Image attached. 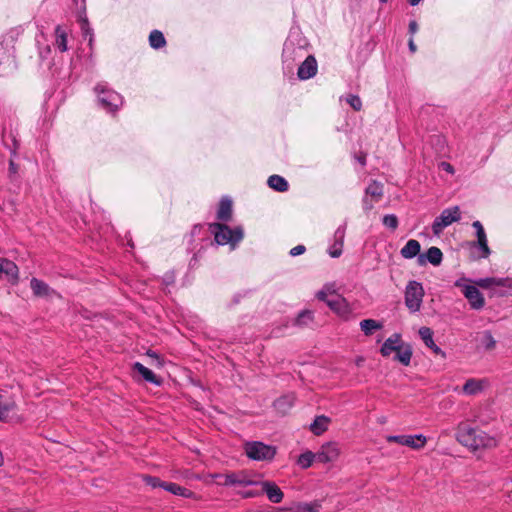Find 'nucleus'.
<instances>
[{"instance_id": "52", "label": "nucleus", "mask_w": 512, "mask_h": 512, "mask_svg": "<svg viewBox=\"0 0 512 512\" xmlns=\"http://www.w3.org/2000/svg\"><path fill=\"white\" fill-rule=\"evenodd\" d=\"M408 46H409V50H410L412 53H415V52H416L417 47H416V45H415L414 40H413V38H412V37H411V38L409 39V41H408Z\"/></svg>"}, {"instance_id": "8", "label": "nucleus", "mask_w": 512, "mask_h": 512, "mask_svg": "<svg viewBox=\"0 0 512 512\" xmlns=\"http://www.w3.org/2000/svg\"><path fill=\"white\" fill-rule=\"evenodd\" d=\"M246 455L256 461H271L276 455V448L260 441L247 442L244 446Z\"/></svg>"}, {"instance_id": "29", "label": "nucleus", "mask_w": 512, "mask_h": 512, "mask_svg": "<svg viewBox=\"0 0 512 512\" xmlns=\"http://www.w3.org/2000/svg\"><path fill=\"white\" fill-rule=\"evenodd\" d=\"M359 326L365 336H372L376 331L383 328V323L369 318L360 321Z\"/></svg>"}, {"instance_id": "27", "label": "nucleus", "mask_w": 512, "mask_h": 512, "mask_svg": "<svg viewBox=\"0 0 512 512\" xmlns=\"http://www.w3.org/2000/svg\"><path fill=\"white\" fill-rule=\"evenodd\" d=\"M421 245L415 239H410L401 249L400 254L405 259H412L420 255Z\"/></svg>"}, {"instance_id": "24", "label": "nucleus", "mask_w": 512, "mask_h": 512, "mask_svg": "<svg viewBox=\"0 0 512 512\" xmlns=\"http://www.w3.org/2000/svg\"><path fill=\"white\" fill-rule=\"evenodd\" d=\"M133 369L137 371L145 381L160 386L162 381L150 369L139 362L133 364Z\"/></svg>"}, {"instance_id": "54", "label": "nucleus", "mask_w": 512, "mask_h": 512, "mask_svg": "<svg viewBox=\"0 0 512 512\" xmlns=\"http://www.w3.org/2000/svg\"><path fill=\"white\" fill-rule=\"evenodd\" d=\"M363 362H364V359L362 357H359V358L356 359V365L357 366H361Z\"/></svg>"}, {"instance_id": "18", "label": "nucleus", "mask_w": 512, "mask_h": 512, "mask_svg": "<svg viewBox=\"0 0 512 512\" xmlns=\"http://www.w3.org/2000/svg\"><path fill=\"white\" fill-rule=\"evenodd\" d=\"M257 485L261 486L262 492L267 495V498L272 503H280L283 500L284 494L274 482L258 481Z\"/></svg>"}, {"instance_id": "13", "label": "nucleus", "mask_w": 512, "mask_h": 512, "mask_svg": "<svg viewBox=\"0 0 512 512\" xmlns=\"http://www.w3.org/2000/svg\"><path fill=\"white\" fill-rule=\"evenodd\" d=\"M317 453V462L330 463L334 462L340 456V447L336 442H327L323 444Z\"/></svg>"}, {"instance_id": "37", "label": "nucleus", "mask_w": 512, "mask_h": 512, "mask_svg": "<svg viewBox=\"0 0 512 512\" xmlns=\"http://www.w3.org/2000/svg\"><path fill=\"white\" fill-rule=\"evenodd\" d=\"M480 341L486 351H493L496 348L497 342L490 331H484Z\"/></svg>"}, {"instance_id": "44", "label": "nucleus", "mask_w": 512, "mask_h": 512, "mask_svg": "<svg viewBox=\"0 0 512 512\" xmlns=\"http://www.w3.org/2000/svg\"><path fill=\"white\" fill-rule=\"evenodd\" d=\"M305 251H306L305 246H303V245H297V246L293 247V248L290 250V255H291V256H298V255L303 254Z\"/></svg>"}, {"instance_id": "12", "label": "nucleus", "mask_w": 512, "mask_h": 512, "mask_svg": "<svg viewBox=\"0 0 512 512\" xmlns=\"http://www.w3.org/2000/svg\"><path fill=\"white\" fill-rule=\"evenodd\" d=\"M386 440L387 442H395L400 445L410 447L414 450L422 449L427 443V438L423 434L389 435L386 437Z\"/></svg>"}, {"instance_id": "49", "label": "nucleus", "mask_w": 512, "mask_h": 512, "mask_svg": "<svg viewBox=\"0 0 512 512\" xmlns=\"http://www.w3.org/2000/svg\"><path fill=\"white\" fill-rule=\"evenodd\" d=\"M173 283H174V274L172 272L166 274L164 277V284L168 286V285H172Z\"/></svg>"}, {"instance_id": "6", "label": "nucleus", "mask_w": 512, "mask_h": 512, "mask_svg": "<svg viewBox=\"0 0 512 512\" xmlns=\"http://www.w3.org/2000/svg\"><path fill=\"white\" fill-rule=\"evenodd\" d=\"M316 297L340 317H346L350 313L347 300L337 290H319Z\"/></svg>"}, {"instance_id": "38", "label": "nucleus", "mask_w": 512, "mask_h": 512, "mask_svg": "<svg viewBox=\"0 0 512 512\" xmlns=\"http://www.w3.org/2000/svg\"><path fill=\"white\" fill-rule=\"evenodd\" d=\"M477 245L479 249L482 251V257L487 258L490 255V249L488 247L486 233L482 235H477Z\"/></svg>"}, {"instance_id": "30", "label": "nucleus", "mask_w": 512, "mask_h": 512, "mask_svg": "<svg viewBox=\"0 0 512 512\" xmlns=\"http://www.w3.org/2000/svg\"><path fill=\"white\" fill-rule=\"evenodd\" d=\"M486 381L481 379H468L463 385V392L468 395L480 393L485 387Z\"/></svg>"}, {"instance_id": "32", "label": "nucleus", "mask_w": 512, "mask_h": 512, "mask_svg": "<svg viewBox=\"0 0 512 512\" xmlns=\"http://www.w3.org/2000/svg\"><path fill=\"white\" fill-rule=\"evenodd\" d=\"M163 489L184 498H191L193 496L192 491L172 482H164Z\"/></svg>"}, {"instance_id": "50", "label": "nucleus", "mask_w": 512, "mask_h": 512, "mask_svg": "<svg viewBox=\"0 0 512 512\" xmlns=\"http://www.w3.org/2000/svg\"><path fill=\"white\" fill-rule=\"evenodd\" d=\"M441 167L443 168V170H445L446 172H448L450 174L454 173L453 166L451 164L447 163V162H442L441 163Z\"/></svg>"}, {"instance_id": "16", "label": "nucleus", "mask_w": 512, "mask_h": 512, "mask_svg": "<svg viewBox=\"0 0 512 512\" xmlns=\"http://www.w3.org/2000/svg\"><path fill=\"white\" fill-rule=\"evenodd\" d=\"M345 233L346 223L340 225L333 235V243L330 245L328 249V253L332 258H338L342 254Z\"/></svg>"}, {"instance_id": "55", "label": "nucleus", "mask_w": 512, "mask_h": 512, "mask_svg": "<svg viewBox=\"0 0 512 512\" xmlns=\"http://www.w3.org/2000/svg\"><path fill=\"white\" fill-rule=\"evenodd\" d=\"M359 161L361 162V164H362V165H364V164H365V158H364V157H360V158H359Z\"/></svg>"}, {"instance_id": "59", "label": "nucleus", "mask_w": 512, "mask_h": 512, "mask_svg": "<svg viewBox=\"0 0 512 512\" xmlns=\"http://www.w3.org/2000/svg\"><path fill=\"white\" fill-rule=\"evenodd\" d=\"M381 3H386L388 0H379Z\"/></svg>"}, {"instance_id": "21", "label": "nucleus", "mask_w": 512, "mask_h": 512, "mask_svg": "<svg viewBox=\"0 0 512 512\" xmlns=\"http://www.w3.org/2000/svg\"><path fill=\"white\" fill-rule=\"evenodd\" d=\"M68 34L69 30L61 25H57L54 31L55 41L54 46L60 52H66L68 50L67 42H68Z\"/></svg>"}, {"instance_id": "42", "label": "nucleus", "mask_w": 512, "mask_h": 512, "mask_svg": "<svg viewBox=\"0 0 512 512\" xmlns=\"http://www.w3.org/2000/svg\"><path fill=\"white\" fill-rule=\"evenodd\" d=\"M374 199H369V196L365 195V197L363 198V209L365 211H369L371 209H373L374 207Z\"/></svg>"}, {"instance_id": "11", "label": "nucleus", "mask_w": 512, "mask_h": 512, "mask_svg": "<svg viewBox=\"0 0 512 512\" xmlns=\"http://www.w3.org/2000/svg\"><path fill=\"white\" fill-rule=\"evenodd\" d=\"M212 477L215 479H225V482H217L224 486H252L258 484V481L245 471L230 474H214Z\"/></svg>"}, {"instance_id": "58", "label": "nucleus", "mask_w": 512, "mask_h": 512, "mask_svg": "<svg viewBox=\"0 0 512 512\" xmlns=\"http://www.w3.org/2000/svg\"><path fill=\"white\" fill-rule=\"evenodd\" d=\"M3 464V459L0 457V466Z\"/></svg>"}, {"instance_id": "5", "label": "nucleus", "mask_w": 512, "mask_h": 512, "mask_svg": "<svg viewBox=\"0 0 512 512\" xmlns=\"http://www.w3.org/2000/svg\"><path fill=\"white\" fill-rule=\"evenodd\" d=\"M94 91L102 109L107 112H116L123 104V97L105 84H98Z\"/></svg>"}, {"instance_id": "20", "label": "nucleus", "mask_w": 512, "mask_h": 512, "mask_svg": "<svg viewBox=\"0 0 512 512\" xmlns=\"http://www.w3.org/2000/svg\"><path fill=\"white\" fill-rule=\"evenodd\" d=\"M423 295H424L423 290H406V295H405L406 306L412 312L418 311L421 307Z\"/></svg>"}, {"instance_id": "23", "label": "nucleus", "mask_w": 512, "mask_h": 512, "mask_svg": "<svg viewBox=\"0 0 512 512\" xmlns=\"http://www.w3.org/2000/svg\"><path fill=\"white\" fill-rule=\"evenodd\" d=\"M232 217V201L228 197H223L220 200L217 219L222 222H228Z\"/></svg>"}, {"instance_id": "28", "label": "nucleus", "mask_w": 512, "mask_h": 512, "mask_svg": "<svg viewBox=\"0 0 512 512\" xmlns=\"http://www.w3.org/2000/svg\"><path fill=\"white\" fill-rule=\"evenodd\" d=\"M471 308L479 310L484 306V297L480 290H463Z\"/></svg>"}, {"instance_id": "47", "label": "nucleus", "mask_w": 512, "mask_h": 512, "mask_svg": "<svg viewBox=\"0 0 512 512\" xmlns=\"http://www.w3.org/2000/svg\"><path fill=\"white\" fill-rule=\"evenodd\" d=\"M472 226L476 230V236L482 235L485 233L484 228H483L482 224L480 223V221H474Z\"/></svg>"}, {"instance_id": "36", "label": "nucleus", "mask_w": 512, "mask_h": 512, "mask_svg": "<svg viewBox=\"0 0 512 512\" xmlns=\"http://www.w3.org/2000/svg\"><path fill=\"white\" fill-rule=\"evenodd\" d=\"M313 461H317V453L306 451L298 457L297 464L301 468L307 469L312 465Z\"/></svg>"}, {"instance_id": "14", "label": "nucleus", "mask_w": 512, "mask_h": 512, "mask_svg": "<svg viewBox=\"0 0 512 512\" xmlns=\"http://www.w3.org/2000/svg\"><path fill=\"white\" fill-rule=\"evenodd\" d=\"M18 272V267L14 262L0 258V279L6 280L11 285H16Z\"/></svg>"}, {"instance_id": "57", "label": "nucleus", "mask_w": 512, "mask_h": 512, "mask_svg": "<svg viewBox=\"0 0 512 512\" xmlns=\"http://www.w3.org/2000/svg\"><path fill=\"white\" fill-rule=\"evenodd\" d=\"M245 496L246 497H250V496H253V494L252 493H247Z\"/></svg>"}, {"instance_id": "3", "label": "nucleus", "mask_w": 512, "mask_h": 512, "mask_svg": "<svg viewBox=\"0 0 512 512\" xmlns=\"http://www.w3.org/2000/svg\"><path fill=\"white\" fill-rule=\"evenodd\" d=\"M393 352H395V361L400 362L404 366H408L410 364L413 354L412 347L409 343L402 341L399 333H394L387 338L380 349V353L383 357H388Z\"/></svg>"}, {"instance_id": "22", "label": "nucleus", "mask_w": 512, "mask_h": 512, "mask_svg": "<svg viewBox=\"0 0 512 512\" xmlns=\"http://www.w3.org/2000/svg\"><path fill=\"white\" fill-rule=\"evenodd\" d=\"M320 504L318 502H294L288 507H285L281 512H319Z\"/></svg>"}, {"instance_id": "15", "label": "nucleus", "mask_w": 512, "mask_h": 512, "mask_svg": "<svg viewBox=\"0 0 512 512\" xmlns=\"http://www.w3.org/2000/svg\"><path fill=\"white\" fill-rule=\"evenodd\" d=\"M304 61L300 64L297 76L300 80H308L314 77L318 70V65L313 55H307L303 58Z\"/></svg>"}, {"instance_id": "56", "label": "nucleus", "mask_w": 512, "mask_h": 512, "mask_svg": "<svg viewBox=\"0 0 512 512\" xmlns=\"http://www.w3.org/2000/svg\"><path fill=\"white\" fill-rule=\"evenodd\" d=\"M406 288H414V287L412 286V282H410V283L407 285V287H406Z\"/></svg>"}, {"instance_id": "40", "label": "nucleus", "mask_w": 512, "mask_h": 512, "mask_svg": "<svg viewBox=\"0 0 512 512\" xmlns=\"http://www.w3.org/2000/svg\"><path fill=\"white\" fill-rule=\"evenodd\" d=\"M346 102L355 110L360 111L362 108V101L359 96L349 94L345 98Z\"/></svg>"}, {"instance_id": "7", "label": "nucleus", "mask_w": 512, "mask_h": 512, "mask_svg": "<svg viewBox=\"0 0 512 512\" xmlns=\"http://www.w3.org/2000/svg\"><path fill=\"white\" fill-rule=\"evenodd\" d=\"M456 288H512V279L510 278H481L479 280H472L468 278H459L455 282Z\"/></svg>"}, {"instance_id": "53", "label": "nucleus", "mask_w": 512, "mask_h": 512, "mask_svg": "<svg viewBox=\"0 0 512 512\" xmlns=\"http://www.w3.org/2000/svg\"><path fill=\"white\" fill-rule=\"evenodd\" d=\"M49 290H34V294L38 297L46 296Z\"/></svg>"}, {"instance_id": "26", "label": "nucleus", "mask_w": 512, "mask_h": 512, "mask_svg": "<svg viewBox=\"0 0 512 512\" xmlns=\"http://www.w3.org/2000/svg\"><path fill=\"white\" fill-rule=\"evenodd\" d=\"M331 419L325 415L317 416L314 421L310 424V430L314 435H321L327 431Z\"/></svg>"}, {"instance_id": "2", "label": "nucleus", "mask_w": 512, "mask_h": 512, "mask_svg": "<svg viewBox=\"0 0 512 512\" xmlns=\"http://www.w3.org/2000/svg\"><path fill=\"white\" fill-rule=\"evenodd\" d=\"M456 439L460 444L472 450L497 446V440L494 437L463 422L457 427Z\"/></svg>"}, {"instance_id": "48", "label": "nucleus", "mask_w": 512, "mask_h": 512, "mask_svg": "<svg viewBox=\"0 0 512 512\" xmlns=\"http://www.w3.org/2000/svg\"><path fill=\"white\" fill-rule=\"evenodd\" d=\"M409 33L413 36L418 31V24L416 21H410L409 23Z\"/></svg>"}, {"instance_id": "25", "label": "nucleus", "mask_w": 512, "mask_h": 512, "mask_svg": "<svg viewBox=\"0 0 512 512\" xmlns=\"http://www.w3.org/2000/svg\"><path fill=\"white\" fill-rule=\"evenodd\" d=\"M295 396L287 394L279 397L274 401V408L281 414H286L294 405Z\"/></svg>"}, {"instance_id": "1", "label": "nucleus", "mask_w": 512, "mask_h": 512, "mask_svg": "<svg viewBox=\"0 0 512 512\" xmlns=\"http://www.w3.org/2000/svg\"><path fill=\"white\" fill-rule=\"evenodd\" d=\"M308 50L307 38L299 28H291L282 51V62L285 68L289 71L293 70L294 65L308 55Z\"/></svg>"}, {"instance_id": "39", "label": "nucleus", "mask_w": 512, "mask_h": 512, "mask_svg": "<svg viewBox=\"0 0 512 512\" xmlns=\"http://www.w3.org/2000/svg\"><path fill=\"white\" fill-rule=\"evenodd\" d=\"M382 223L385 227L394 231L398 227V218L394 214H387L383 217Z\"/></svg>"}, {"instance_id": "41", "label": "nucleus", "mask_w": 512, "mask_h": 512, "mask_svg": "<svg viewBox=\"0 0 512 512\" xmlns=\"http://www.w3.org/2000/svg\"><path fill=\"white\" fill-rule=\"evenodd\" d=\"M143 481L147 485L151 486L152 488H157V487L163 488V485H164V481H161L159 478L149 476V475L143 476Z\"/></svg>"}, {"instance_id": "45", "label": "nucleus", "mask_w": 512, "mask_h": 512, "mask_svg": "<svg viewBox=\"0 0 512 512\" xmlns=\"http://www.w3.org/2000/svg\"><path fill=\"white\" fill-rule=\"evenodd\" d=\"M30 286H31V288H35V289L48 288V285H46L44 282H42L36 278L31 279Z\"/></svg>"}, {"instance_id": "10", "label": "nucleus", "mask_w": 512, "mask_h": 512, "mask_svg": "<svg viewBox=\"0 0 512 512\" xmlns=\"http://www.w3.org/2000/svg\"><path fill=\"white\" fill-rule=\"evenodd\" d=\"M461 219V211L458 206L444 209L441 214L435 218L432 224L433 234L439 236L443 230Z\"/></svg>"}, {"instance_id": "19", "label": "nucleus", "mask_w": 512, "mask_h": 512, "mask_svg": "<svg viewBox=\"0 0 512 512\" xmlns=\"http://www.w3.org/2000/svg\"><path fill=\"white\" fill-rule=\"evenodd\" d=\"M419 336L424 344L430 348L435 354L440 355L442 358L446 357V354L440 347H438L433 340V331L429 327H421L419 329Z\"/></svg>"}, {"instance_id": "4", "label": "nucleus", "mask_w": 512, "mask_h": 512, "mask_svg": "<svg viewBox=\"0 0 512 512\" xmlns=\"http://www.w3.org/2000/svg\"><path fill=\"white\" fill-rule=\"evenodd\" d=\"M209 230L218 245H229L231 250H234L244 238V229L240 225L231 228L225 223L216 222L209 225Z\"/></svg>"}, {"instance_id": "43", "label": "nucleus", "mask_w": 512, "mask_h": 512, "mask_svg": "<svg viewBox=\"0 0 512 512\" xmlns=\"http://www.w3.org/2000/svg\"><path fill=\"white\" fill-rule=\"evenodd\" d=\"M81 21V29L84 35H88L91 32V29L88 24V20L86 17H80Z\"/></svg>"}, {"instance_id": "34", "label": "nucleus", "mask_w": 512, "mask_h": 512, "mask_svg": "<svg viewBox=\"0 0 512 512\" xmlns=\"http://www.w3.org/2000/svg\"><path fill=\"white\" fill-rule=\"evenodd\" d=\"M365 195L370 196L378 202L383 195V186L377 181H372L365 190Z\"/></svg>"}, {"instance_id": "17", "label": "nucleus", "mask_w": 512, "mask_h": 512, "mask_svg": "<svg viewBox=\"0 0 512 512\" xmlns=\"http://www.w3.org/2000/svg\"><path fill=\"white\" fill-rule=\"evenodd\" d=\"M443 254L438 247H430L426 253H422L417 257V263L420 266H424L430 263L434 266H438L442 262Z\"/></svg>"}, {"instance_id": "31", "label": "nucleus", "mask_w": 512, "mask_h": 512, "mask_svg": "<svg viewBox=\"0 0 512 512\" xmlns=\"http://www.w3.org/2000/svg\"><path fill=\"white\" fill-rule=\"evenodd\" d=\"M268 186L277 192H286L289 189L287 180L280 175H272L267 180Z\"/></svg>"}, {"instance_id": "9", "label": "nucleus", "mask_w": 512, "mask_h": 512, "mask_svg": "<svg viewBox=\"0 0 512 512\" xmlns=\"http://www.w3.org/2000/svg\"><path fill=\"white\" fill-rule=\"evenodd\" d=\"M0 421L5 423H20L23 418L18 413L16 401L0 390Z\"/></svg>"}, {"instance_id": "51", "label": "nucleus", "mask_w": 512, "mask_h": 512, "mask_svg": "<svg viewBox=\"0 0 512 512\" xmlns=\"http://www.w3.org/2000/svg\"><path fill=\"white\" fill-rule=\"evenodd\" d=\"M17 171H18L17 164L13 160H10V162H9V172H10V174H16Z\"/></svg>"}, {"instance_id": "35", "label": "nucleus", "mask_w": 512, "mask_h": 512, "mask_svg": "<svg viewBox=\"0 0 512 512\" xmlns=\"http://www.w3.org/2000/svg\"><path fill=\"white\" fill-rule=\"evenodd\" d=\"M149 44L153 49H161L166 45V39L159 30L151 31L149 35Z\"/></svg>"}, {"instance_id": "33", "label": "nucleus", "mask_w": 512, "mask_h": 512, "mask_svg": "<svg viewBox=\"0 0 512 512\" xmlns=\"http://www.w3.org/2000/svg\"><path fill=\"white\" fill-rule=\"evenodd\" d=\"M314 321V313L311 310H303L294 319L293 324L297 327L304 328L310 326Z\"/></svg>"}, {"instance_id": "46", "label": "nucleus", "mask_w": 512, "mask_h": 512, "mask_svg": "<svg viewBox=\"0 0 512 512\" xmlns=\"http://www.w3.org/2000/svg\"><path fill=\"white\" fill-rule=\"evenodd\" d=\"M147 356L153 358L157 362V365L159 367L163 366V361L160 359L159 355L156 352H154L152 350H148L147 351Z\"/></svg>"}]
</instances>
